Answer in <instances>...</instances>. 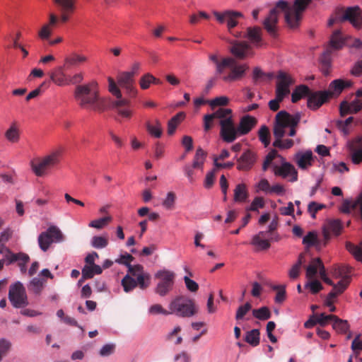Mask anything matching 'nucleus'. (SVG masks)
<instances>
[{"mask_svg":"<svg viewBox=\"0 0 362 362\" xmlns=\"http://www.w3.org/2000/svg\"><path fill=\"white\" fill-rule=\"evenodd\" d=\"M301 119V113L297 112L293 115L286 110L279 112L275 117L273 134L275 140L273 146L280 149H288L293 146V141L290 139L282 140L285 136H293L296 134V127Z\"/></svg>","mask_w":362,"mask_h":362,"instance_id":"obj_1","label":"nucleus"},{"mask_svg":"<svg viewBox=\"0 0 362 362\" xmlns=\"http://www.w3.org/2000/svg\"><path fill=\"white\" fill-rule=\"evenodd\" d=\"M96 86L95 81L78 86L76 88L74 95L81 107L100 112L105 110L106 101L103 98L99 96Z\"/></svg>","mask_w":362,"mask_h":362,"instance_id":"obj_2","label":"nucleus"},{"mask_svg":"<svg viewBox=\"0 0 362 362\" xmlns=\"http://www.w3.org/2000/svg\"><path fill=\"white\" fill-rule=\"evenodd\" d=\"M170 314L178 317H190L197 313V308L194 301L185 296H178L169 304Z\"/></svg>","mask_w":362,"mask_h":362,"instance_id":"obj_3","label":"nucleus"},{"mask_svg":"<svg viewBox=\"0 0 362 362\" xmlns=\"http://www.w3.org/2000/svg\"><path fill=\"white\" fill-rule=\"evenodd\" d=\"M108 83L109 91L116 97V99L112 102V107L117 110L119 116L126 119L130 118L132 115V110L130 107L129 100L122 98L120 90L112 78H108Z\"/></svg>","mask_w":362,"mask_h":362,"instance_id":"obj_4","label":"nucleus"},{"mask_svg":"<svg viewBox=\"0 0 362 362\" xmlns=\"http://www.w3.org/2000/svg\"><path fill=\"white\" fill-rule=\"evenodd\" d=\"M155 278L159 280L155 292L160 296H166L173 288L175 274L173 271L163 269L155 274Z\"/></svg>","mask_w":362,"mask_h":362,"instance_id":"obj_5","label":"nucleus"},{"mask_svg":"<svg viewBox=\"0 0 362 362\" xmlns=\"http://www.w3.org/2000/svg\"><path fill=\"white\" fill-rule=\"evenodd\" d=\"M291 6L285 0H279L276 2V6L271 9L268 17L264 21L263 24L267 31L272 35L275 36L276 33V25L278 22V12L279 11L285 13V17L290 11Z\"/></svg>","mask_w":362,"mask_h":362,"instance_id":"obj_6","label":"nucleus"},{"mask_svg":"<svg viewBox=\"0 0 362 362\" xmlns=\"http://www.w3.org/2000/svg\"><path fill=\"white\" fill-rule=\"evenodd\" d=\"M8 298L16 308H24L29 303L25 288L19 281L10 286Z\"/></svg>","mask_w":362,"mask_h":362,"instance_id":"obj_7","label":"nucleus"},{"mask_svg":"<svg viewBox=\"0 0 362 362\" xmlns=\"http://www.w3.org/2000/svg\"><path fill=\"white\" fill-rule=\"evenodd\" d=\"M311 0H295L293 5L286 14V22L291 28H297L301 19V13Z\"/></svg>","mask_w":362,"mask_h":362,"instance_id":"obj_8","label":"nucleus"},{"mask_svg":"<svg viewBox=\"0 0 362 362\" xmlns=\"http://www.w3.org/2000/svg\"><path fill=\"white\" fill-rule=\"evenodd\" d=\"M229 69L230 71L227 74L224 73L219 76L220 78L226 83H231L240 80L243 78L248 70L249 67L246 64H238L235 59L233 58V62L230 65L226 66V69Z\"/></svg>","mask_w":362,"mask_h":362,"instance_id":"obj_9","label":"nucleus"},{"mask_svg":"<svg viewBox=\"0 0 362 362\" xmlns=\"http://www.w3.org/2000/svg\"><path fill=\"white\" fill-rule=\"evenodd\" d=\"M276 78L275 95L285 98L290 94V86L294 83V80L291 75L284 71H279L276 75Z\"/></svg>","mask_w":362,"mask_h":362,"instance_id":"obj_10","label":"nucleus"},{"mask_svg":"<svg viewBox=\"0 0 362 362\" xmlns=\"http://www.w3.org/2000/svg\"><path fill=\"white\" fill-rule=\"evenodd\" d=\"M58 152H54L40 160L37 163H31V168L34 173L39 177L42 176L45 173V170L59 162Z\"/></svg>","mask_w":362,"mask_h":362,"instance_id":"obj_11","label":"nucleus"},{"mask_svg":"<svg viewBox=\"0 0 362 362\" xmlns=\"http://www.w3.org/2000/svg\"><path fill=\"white\" fill-rule=\"evenodd\" d=\"M221 136L223 141L231 143L237 137L238 132L234 126L232 117H227L224 119H221Z\"/></svg>","mask_w":362,"mask_h":362,"instance_id":"obj_12","label":"nucleus"},{"mask_svg":"<svg viewBox=\"0 0 362 362\" xmlns=\"http://www.w3.org/2000/svg\"><path fill=\"white\" fill-rule=\"evenodd\" d=\"M214 15L220 23L226 22L230 30L238 25L237 19L243 16L242 13L230 10L225 11L223 13L214 11Z\"/></svg>","mask_w":362,"mask_h":362,"instance_id":"obj_13","label":"nucleus"},{"mask_svg":"<svg viewBox=\"0 0 362 362\" xmlns=\"http://www.w3.org/2000/svg\"><path fill=\"white\" fill-rule=\"evenodd\" d=\"M347 148L350 152L351 162L358 165L362 162V136L356 138L347 142Z\"/></svg>","mask_w":362,"mask_h":362,"instance_id":"obj_14","label":"nucleus"},{"mask_svg":"<svg viewBox=\"0 0 362 362\" xmlns=\"http://www.w3.org/2000/svg\"><path fill=\"white\" fill-rule=\"evenodd\" d=\"M119 85L125 89L127 93L130 97H135L137 94V90L134 86V76L132 74L127 71L122 72L117 76Z\"/></svg>","mask_w":362,"mask_h":362,"instance_id":"obj_15","label":"nucleus"},{"mask_svg":"<svg viewBox=\"0 0 362 362\" xmlns=\"http://www.w3.org/2000/svg\"><path fill=\"white\" fill-rule=\"evenodd\" d=\"M342 228V223L340 220H327L322 227L323 238L327 243L331 238V234L336 236L339 235Z\"/></svg>","mask_w":362,"mask_h":362,"instance_id":"obj_16","label":"nucleus"},{"mask_svg":"<svg viewBox=\"0 0 362 362\" xmlns=\"http://www.w3.org/2000/svg\"><path fill=\"white\" fill-rule=\"evenodd\" d=\"M349 21L354 28H360L362 26V16L359 8L348 7L341 17V21Z\"/></svg>","mask_w":362,"mask_h":362,"instance_id":"obj_17","label":"nucleus"},{"mask_svg":"<svg viewBox=\"0 0 362 362\" xmlns=\"http://www.w3.org/2000/svg\"><path fill=\"white\" fill-rule=\"evenodd\" d=\"M8 256L6 257L8 262L6 265H9L15 262H18L20 272L22 274H28L27 263L30 261L29 256L23 252L13 253L11 251H7Z\"/></svg>","mask_w":362,"mask_h":362,"instance_id":"obj_18","label":"nucleus"},{"mask_svg":"<svg viewBox=\"0 0 362 362\" xmlns=\"http://www.w3.org/2000/svg\"><path fill=\"white\" fill-rule=\"evenodd\" d=\"M329 98V92L327 91H311L308 98V107L313 110H316Z\"/></svg>","mask_w":362,"mask_h":362,"instance_id":"obj_19","label":"nucleus"},{"mask_svg":"<svg viewBox=\"0 0 362 362\" xmlns=\"http://www.w3.org/2000/svg\"><path fill=\"white\" fill-rule=\"evenodd\" d=\"M276 175L283 178H288L290 182H296L298 180V173L293 165L288 162H284L281 165L274 171Z\"/></svg>","mask_w":362,"mask_h":362,"instance_id":"obj_20","label":"nucleus"},{"mask_svg":"<svg viewBox=\"0 0 362 362\" xmlns=\"http://www.w3.org/2000/svg\"><path fill=\"white\" fill-rule=\"evenodd\" d=\"M362 109V100L356 98L351 103L342 101L339 105V112L341 117L347 114H354Z\"/></svg>","mask_w":362,"mask_h":362,"instance_id":"obj_21","label":"nucleus"},{"mask_svg":"<svg viewBox=\"0 0 362 362\" xmlns=\"http://www.w3.org/2000/svg\"><path fill=\"white\" fill-rule=\"evenodd\" d=\"M327 243L324 238L322 240L320 239L317 233L314 230L308 232L303 238V244L307 247H315L317 250H321Z\"/></svg>","mask_w":362,"mask_h":362,"instance_id":"obj_22","label":"nucleus"},{"mask_svg":"<svg viewBox=\"0 0 362 362\" xmlns=\"http://www.w3.org/2000/svg\"><path fill=\"white\" fill-rule=\"evenodd\" d=\"M256 161L255 154L250 150L245 151L238 159V169L240 170H248Z\"/></svg>","mask_w":362,"mask_h":362,"instance_id":"obj_23","label":"nucleus"},{"mask_svg":"<svg viewBox=\"0 0 362 362\" xmlns=\"http://www.w3.org/2000/svg\"><path fill=\"white\" fill-rule=\"evenodd\" d=\"M351 86L352 82L351 81H344L342 79H336L332 81L327 90L329 92V98L334 95H339L345 88H348Z\"/></svg>","mask_w":362,"mask_h":362,"instance_id":"obj_24","label":"nucleus"},{"mask_svg":"<svg viewBox=\"0 0 362 362\" xmlns=\"http://www.w3.org/2000/svg\"><path fill=\"white\" fill-rule=\"evenodd\" d=\"M269 232L259 231L252 236L251 245L255 246L257 250H265L270 247Z\"/></svg>","mask_w":362,"mask_h":362,"instance_id":"obj_25","label":"nucleus"},{"mask_svg":"<svg viewBox=\"0 0 362 362\" xmlns=\"http://www.w3.org/2000/svg\"><path fill=\"white\" fill-rule=\"evenodd\" d=\"M257 123V120L254 117L249 115L243 116L240 121L237 127L239 135H245L248 134Z\"/></svg>","mask_w":362,"mask_h":362,"instance_id":"obj_26","label":"nucleus"},{"mask_svg":"<svg viewBox=\"0 0 362 362\" xmlns=\"http://www.w3.org/2000/svg\"><path fill=\"white\" fill-rule=\"evenodd\" d=\"M250 46L247 42L233 41L230 48V52L239 59H244L250 52Z\"/></svg>","mask_w":362,"mask_h":362,"instance_id":"obj_27","label":"nucleus"},{"mask_svg":"<svg viewBox=\"0 0 362 362\" xmlns=\"http://www.w3.org/2000/svg\"><path fill=\"white\" fill-rule=\"evenodd\" d=\"M209 60L215 64V73L217 76L222 75L224 73V70L226 69V66L230 65V63L233 62L232 57H224L221 60H219L216 54H209Z\"/></svg>","mask_w":362,"mask_h":362,"instance_id":"obj_28","label":"nucleus"},{"mask_svg":"<svg viewBox=\"0 0 362 362\" xmlns=\"http://www.w3.org/2000/svg\"><path fill=\"white\" fill-rule=\"evenodd\" d=\"M236 37H243L247 38L254 45H258L261 40V28L259 27L247 28V33L242 35L241 33L234 34Z\"/></svg>","mask_w":362,"mask_h":362,"instance_id":"obj_29","label":"nucleus"},{"mask_svg":"<svg viewBox=\"0 0 362 362\" xmlns=\"http://www.w3.org/2000/svg\"><path fill=\"white\" fill-rule=\"evenodd\" d=\"M296 160L298 167L305 170L313 163V152L306 151L305 152H298L296 155Z\"/></svg>","mask_w":362,"mask_h":362,"instance_id":"obj_30","label":"nucleus"},{"mask_svg":"<svg viewBox=\"0 0 362 362\" xmlns=\"http://www.w3.org/2000/svg\"><path fill=\"white\" fill-rule=\"evenodd\" d=\"M45 283L46 280L45 279H40L39 276H36L33 277L28 282L27 287L30 292L35 296H39L41 294Z\"/></svg>","mask_w":362,"mask_h":362,"instance_id":"obj_31","label":"nucleus"},{"mask_svg":"<svg viewBox=\"0 0 362 362\" xmlns=\"http://www.w3.org/2000/svg\"><path fill=\"white\" fill-rule=\"evenodd\" d=\"M67 76L63 71V67L59 66L55 71L50 73V79L57 86H63L68 85Z\"/></svg>","mask_w":362,"mask_h":362,"instance_id":"obj_32","label":"nucleus"},{"mask_svg":"<svg viewBox=\"0 0 362 362\" xmlns=\"http://www.w3.org/2000/svg\"><path fill=\"white\" fill-rule=\"evenodd\" d=\"M345 42V38L342 36L341 31L337 30L330 37L329 48L328 49H340L344 46Z\"/></svg>","mask_w":362,"mask_h":362,"instance_id":"obj_33","label":"nucleus"},{"mask_svg":"<svg viewBox=\"0 0 362 362\" xmlns=\"http://www.w3.org/2000/svg\"><path fill=\"white\" fill-rule=\"evenodd\" d=\"M310 93L311 90L307 86L300 85L293 91L291 94V101L293 103H296L305 96H308V98Z\"/></svg>","mask_w":362,"mask_h":362,"instance_id":"obj_34","label":"nucleus"},{"mask_svg":"<svg viewBox=\"0 0 362 362\" xmlns=\"http://www.w3.org/2000/svg\"><path fill=\"white\" fill-rule=\"evenodd\" d=\"M349 324L347 320L339 318L334 315L332 321V328L339 334H345L349 329Z\"/></svg>","mask_w":362,"mask_h":362,"instance_id":"obj_35","label":"nucleus"},{"mask_svg":"<svg viewBox=\"0 0 362 362\" xmlns=\"http://www.w3.org/2000/svg\"><path fill=\"white\" fill-rule=\"evenodd\" d=\"M102 272V267L98 264L85 265L81 271L83 279H91L94 275L100 274Z\"/></svg>","mask_w":362,"mask_h":362,"instance_id":"obj_36","label":"nucleus"},{"mask_svg":"<svg viewBox=\"0 0 362 362\" xmlns=\"http://www.w3.org/2000/svg\"><path fill=\"white\" fill-rule=\"evenodd\" d=\"M248 197L246 185L240 183L236 185L234 189V201L236 202H245Z\"/></svg>","mask_w":362,"mask_h":362,"instance_id":"obj_37","label":"nucleus"},{"mask_svg":"<svg viewBox=\"0 0 362 362\" xmlns=\"http://www.w3.org/2000/svg\"><path fill=\"white\" fill-rule=\"evenodd\" d=\"M5 137L11 143H16L20 139L19 129L15 123L10 125L5 132Z\"/></svg>","mask_w":362,"mask_h":362,"instance_id":"obj_38","label":"nucleus"},{"mask_svg":"<svg viewBox=\"0 0 362 362\" xmlns=\"http://www.w3.org/2000/svg\"><path fill=\"white\" fill-rule=\"evenodd\" d=\"M87 60V57L82 54H78L77 53H73L71 55L67 57L64 59L65 66H74L78 64L83 63Z\"/></svg>","mask_w":362,"mask_h":362,"instance_id":"obj_39","label":"nucleus"},{"mask_svg":"<svg viewBox=\"0 0 362 362\" xmlns=\"http://www.w3.org/2000/svg\"><path fill=\"white\" fill-rule=\"evenodd\" d=\"M185 117V113L180 112L173 117L168 123V134L172 135L174 134L177 125Z\"/></svg>","mask_w":362,"mask_h":362,"instance_id":"obj_40","label":"nucleus"},{"mask_svg":"<svg viewBox=\"0 0 362 362\" xmlns=\"http://www.w3.org/2000/svg\"><path fill=\"white\" fill-rule=\"evenodd\" d=\"M53 242L54 240L51 238L47 230L41 233L38 236L39 247L44 252L47 251L49 249L50 245Z\"/></svg>","mask_w":362,"mask_h":362,"instance_id":"obj_41","label":"nucleus"},{"mask_svg":"<svg viewBox=\"0 0 362 362\" xmlns=\"http://www.w3.org/2000/svg\"><path fill=\"white\" fill-rule=\"evenodd\" d=\"M259 331L257 329H253L245 334V340L252 346H256L259 344Z\"/></svg>","mask_w":362,"mask_h":362,"instance_id":"obj_42","label":"nucleus"},{"mask_svg":"<svg viewBox=\"0 0 362 362\" xmlns=\"http://www.w3.org/2000/svg\"><path fill=\"white\" fill-rule=\"evenodd\" d=\"M346 249L354 257V258L362 262V247L353 244L351 242H346Z\"/></svg>","mask_w":362,"mask_h":362,"instance_id":"obj_43","label":"nucleus"},{"mask_svg":"<svg viewBox=\"0 0 362 362\" xmlns=\"http://www.w3.org/2000/svg\"><path fill=\"white\" fill-rule=\"evenodd\" d=\"M303 258H304L303 255L300 254L298 256L297 262L292 266V267L289 270L288 276L291 279H295L298 277L300 269H301V266L303 262Z\"/></svg>","mask_w":362,"mask_h":362,"instance_id":"obj_44","label":"nucleus"},{"mask_svg":"<svg viewBox=\"0 0 362 362\" xmlns=\"http://www.w3.org/2000/svg\"><path fill=\"white\" fill-rule=\"evenodd\" d=\"M252 315L259 320H267L271 317V312L267 306H262L252 310Z\"/></svg>","mask_w":362,"mask_h":362,"instance_id":"obj_45","label":"nucleus"},{"mask_svg":"<svg viewBox=\"0 0 362 362\" xmlns=\"http://www.w3.org/2000/svg\"><path fill=\"white\" fill-rule=\"evenodd\" d=\"M122 286H123L124 291L126 293L132 291L134 288L136 287V281L134 278L127 274L122 279L121 281Z\"/></svg>","mask_w":362,"mask_h":362,"instance_id":"obj_46","label":"nucleus"},{"mask_svg":"<svg viewBox=\"0 0 362 362\" xmlns=\"http://www.w3.org/2000/svg\"><path fill=\"white\" fill-rule=\"evenodd\" d=\"M47 231L49 234L51 238L54 240V242L62 243L64 240V238L62 231L57 226H49L47 229Z\"/></svg>","mask_w":362,"mask_h":362,"instance_id":"obj_47","label":"nucleus"},{"mask_svg":"<svg viewBox=\"0 0 362 362\" xmlns=\"http://www.w3.org/2000/svg\"><path fill=\"white\" fill-rule=\"evenodd\" d=\"M90 245L95 249H103L107 246L108 240L103 236L95 235L91 239Z\"/></svg>","mask_w":362,"mask_h":362,"instance_id":"obj_48","label":"nucleus"},{"mask_svg":"<svg viewBox=\"0 0 362 362\" xmlns=\"http://www.w3.org/2000/svg\"><path fill=\"white\" fill-rule=\"evenodd\" d=\"M128 274L134 279L148 273L141 264L128 265Z\"/></svg>","mask_w":362,"mask_h":362,"instance_id":"obj_49","label":"nucleus"},{"mask_svg":"<svg viewBox=\"0 0 362 362\" xmlns=\"http://www.w3.org/2000/svg\"><path fill=\"white\" fill-rule=\"evenodd\" d=\"M304 288L309 290V291L313 294H316L323 289L322 284L318 280L308 281L305 284Z\"/></svg>","mask_w":362,"mask_h":362,"instance_id":"obj_50","label":"nucleus"},{"mask_svg":"<svg viewBox=\"0 0 362 362\" xmlns=\"http://www.w3.org/2000/svg\"><path fill=\"white\" fill-rule=\"evenodd\" d=\"M317 258H314L306 268V277L309 279H313L320 269V265L316 262Z\"/></svg>","mask_w":362,"mask_h":362,"instance_id":"obj_51","label":"nucleus"},{"mask_svg":"<svg viewBox=\"0 0 362 362\" xmlns=\"http://www.w3.org/2000/svg\"><path fill=\"white\" fill-rule=\"evenodd\" d=\"M151 274L148 272L143 276H137L135 279L136 281V286H138L141 289L144 290L148 288L151 284Z\"/></svg>","mask_w":362,"mask_h":362,"instance_id":"obj_52","label":"nucleus"},{"mask_svg":"<svg viewBox=\"0 0 362 362\" xmlns=\"http://www.w3.org/2000/svg\"><path fill=\"white\" fill-rule=\"evenodd\" d=\"M116 345L115 343H107L104 344L99 351V354L102 357H107L112 354L115 351Z\"/></svg>","mask_w":362,"mask_h":362,"instance_id":"obj_53","label":"nucleus"},{"mask_svg":"<svg viewBox=\"0 0 362 362\" xmlns=\"http://www.w3.org/2000/svg\"><path fill=\"white\" fill-rule=\"evenodd\" d=\"M269 131L268 127L265 125L261 127L259 130V138L262 144H264V146L267 147L270 141L269 139Z\"/></svg>","mask_w":362,"mask_h":362,"instance_id":"obj_54","label":"nucleus"},{"mask_svg":"<svg viewBox=\"0 0 362 362\" xmlns=\"http://www.w3.org/2000/svg\"><path fill=\"white\" fill-rule=\"evenodd\" d=\"M175 201V195L173 192L167 193L165 198L162 202L163 206L166 209H172L174 206Z\"/></svg>","mask_w":362,"mask_h":362,"instance_id":"obj_55","label":"nucleus"},{"mask_svg":"<svg viewBox=\"0 0 362 362\" xmlns=\"http://www.w3.org/2000/svg\"><path fill=\"white\" fill-rule=\"evenodd\" d=\"M156 124L155 126L148 123L147 129L152 136L159 138L162 134L160 123L158 120H156Z\"/></svg>","mask_w":362,"mask_h":362,"instance_id":"obj_56","label":"nucleus"},{"mask_svg":"<svg viewBox=\"0 0 362 362\" xmlns=\"http://www.w3.org/2000/svg\"><path fill=\"white\" fill-rule=\"evenodd\" d=\"M134 257L127 253L124 252V254H120L117 259H115V262L119 264L125 265L128 267V265L131 264V262L134 260Z\"/></svg>","mask_w":362,"mask_h":362,"instance_id":"obj_57","label":"nucleus"},{"mask_svg":"<svg viewBox=\"0 0 362 362\" xmlns=\"http://www.w3.org/2000/svg\"><path fill=\"white\" fill-rule=\"evenodd\" d=\"M110 216L103 217L98 219L90 221L88 224L89 227L101 229L106 224L107 222L111 221Z\"/></svg>","mask_w":362,"mask_h":362,"instance_id":"obj_58","label":"nucleus"},{"mask_svg":"<svg viewBox=\"0 0 362 362\" xmlns=\"http://www.w3.org/2000/svg\"><path fill=\"white\" fill-rule=\"evenodd\" d=\"M264 206V201L263 198L256 197L252 202L250 206L247 209V211H258L259 209Z\"/></svg>","mask_w":362,"mask_h":362,"instance_id":"obj_59","label":"nucleus"},{"mask_svg":"<svg viewBox=\"0 0 362 362\" xmlns=\"http://www.w3.org/2000/svg\"><path fill=\"white\" fill-rule=\"evenodd\" d=\"M215 169H213L206 173L204 182V186L206 189H210L213 187L215 181Z\"/></svg>","mask_w":362,"mask_h":362,"instance_id":"obj_60","label":"nucleus"},{"mask_svg":"<svg viewBox=\"0 0 362 362\" xmlns=\"http://www.w3.org/2000/svg\"><path fill=\"white\" fill-rule=\"evenodd\" d=\"M231 110L228 108H219L211 115L213 118H220L221 119H224L227 117H231Z\"/></svg>","mask_w":362,"mask_h":362,"instance_id":"obj_61","label":"nucleus"},{"mask_svg":"<svg viewBox=\"0 0 362 362\" xmlns=\"http://www.w3.org/2000/svg\"><path fill=\"white\" fill-rule=\"evenodd\" d=\"M251 308V304L248 302L245 303L243 305L240 306L237 310L235 319L237 320L243 319Z\"/></svg>","mask_w":362,"mask_h":362,"instance_id":"obj_62","label":"nucleus"},{"mask_svg":"<svg viewBox=\"0 0 362 362\" xmlns=\"http://www.w3.org/2000/svg\"><path fill=\"white\" fill-rule=\"evenodd\" d=\"M334 315H325V313H321L320 315H317V322L322 327H325L328 325L329 321H333Z\"/></svg>","mask_w":362,"mask_h":362,"instance_id":"obj_63","label":"nucleus"},{"mask_svg":"<svg viewBox=\"0 0 362 362\" xmlns=\"http://www.w3.org/2000/svg\"><path fill=\"white\" fill-rule=\"evenodd\" d=\"M352 209L353 212L359 214L362 219V195L353 201Z\"/></svg>","mask_w":362,"mask_h":362,"instance_id":"obj_64","label":"nucleus"}]
</instances>
